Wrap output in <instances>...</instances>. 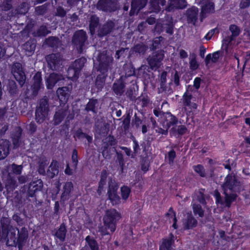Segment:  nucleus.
I'll list each match as a JSON object with an SVG mask.
<instances>
[{
    "label": "nucleus",
    "instance_id": "1",
    "mask_svg": "<svg viewBox=\"0 0 250 250\" xmlns=\"http://www.w3.org/2000/svg\"><path fill=\"white\" fill-rule=\"evenodd\" d=\"M222 187L226 206L229 207L231 204L236 199L237 194L243 190V187L234 175L229 174L226 177Z\"/></svg>",
    "mask_w": 250,
    "mask_h": 250
},
{
    "label": "nucleus",
    "instance_id": "2",
    "mask_svg": "<svg viewBox=\"0 0 250 250\" xmlns=\"http://www.w3.org/2000/svg\"><path fill=\"white\" fill-rule=\"evenodd\" d=\"M121 217V214L115 209L107 210L103 217L104 225L99 227V231L103 235L114 232L116 223Z\"/></svg>",
    "mask_w": 250,
    "mask_h": 250
},
{
    "label": "nucleus",
    "instance_id": "3",
    "mask_svg": "<svg viewBox=\"0 0 250 250\" xmlns=\"http://www.w3.org/2000/svg\"><path fill=\"white\" fill-rule=\"evenodd\" d=\"M97 60L99 62L98 70L102 73L104 74L109 69H111L113 58L106 51L100 53L98 56Z\"/></svg>",
    "mask_w": 250,
    "mask_h": 250
},
{
    "label": "nucleus",
    "instance_id": "4",
    "mask_svg": "<svg viewBox=\"0 0 250 250\" xmlns=\"http://www.w3.org/2000/svg\"><path fill=\"white\" fill-rule=\"evenodd\" d=\"M49 107L48 98L45 96L40 101L39 105L36 111V120L39 123L43 122L48 116Z\"/></svg>",
    "mask_w": 250,
    "mask_h": 250
},
{
    "label": "nucleus",
    "instance_id": "5",
    "mask_svg": "<svg viewBox=\"0 0 250 250\" xmlns=\"http://www.w3.org/2000/svg\"><path fill=\"white\" fill-rule=\"evenodd\" d=\"M164 57L165 51L164 50L160 49L154 51L146 59L149 68L152 70H156L160 68L162 64V61Z\"/></svg>",
    "mask_w": 250,
    "mask_h": 250
},
{
    "label": "nucleus",
    "instance_id": "6",
    "mask_svg": "<svg viewBox=\"0 0 250 250\" xmlns=\"http://www.w3.org/2000/svg\"><path fill=\"white\" fill-rule=\"evenodd\" d=\"M48 67L52 70H59L62 67L63 59L60 53H52L45 57Z\"/></svg>",
    "mask_w": 250,
    "mask_h": 250
},
{
    "label": "nucleus",
    "instance_id": "7",
    "mask_svg": "<svg viewBox=\"0 0 250 250\" xmlns=\"http://www.w3.org/2000/svg\"><path fill=\"white\" fill-rule=\"evenodd\" d=\"M118 29L117 21L115 20H108L99 28L97 34L99 37H103Z\"/></svg>",
    "mask_w": 250,
    "mask_h": 250
},
{
    "label": "nucleus",
    "instance_id": "8",
    "mask_svg": "<svg viewBox=\"0 0 250 250\" xmlns=\"http://www.w3.org/2000/svg\"><path fill=\"white\" fill-rule=\"evenodd\" d=\"M117 187L114 180L110 179L108 182V198L113 205L119 204L121 202L120 197L117 194Z\"/></svg>",
    "mask_w": 250,
    "mask_h": 250
},
{
    "label": "nucleus",
    "instance_id": "9",
    "mask_svg": "<svg viewBox=\"0 0 250 250\" xmlns=\"http://www.w3.org/2000/svg\"><path fill=\"white\" fill-rule=\"evenodd\" d=\"M87 39L86 33L83 30H78L74 34L72 42L77 46L79 52H82L84 42L86 41Z\"/></svg>",
    "mask_w": 250,
    "mask_h": 250
},
{
    "label": "nucleus",
    "instance_id": "10",
    "mask_svg": "<svg viewBox=\"0 0 250 250\" xmlns=\"http://www.w3.org/2000/svg\"><path fill=\"white\" fill-rule=\"evenodd\" d=\"M11 73L19 84L22 86L25 81V75L21 63L15 62L11 66Z\"/></svg>",
    "mask_w": 250,
    "mask_h": 250
},
{
    "label": "nucleus",
    "instance_id": "11",
    "mask_svg": "<svg viewBox=\"0 0 250 250\" xmlns=\"http://www.w3.org/2000/svg\"><path fill=\"white\" fill-rule=\"evenodd\" d=\"M97 7L100 10L110 12L114 11L119 8L116 0H99Z\"/></svg>",
    "mask_w": 250,
    "mask_h": 250
},
{
    "label": "nucleus",
    "instance_id": "12",
    "mask_svg": "<svg viewBox=\"0 0 250 250\" xmlns=\"http://www.w3.org/2000/svg\"><path fill=\"white\" fill-rule=\"evenodd\" d=\"M229 30L231 32V35L228 36L223 41V45L225 46L226 50L229 45H231L232 42L239 36L240 33V28L235 24H231L229 27Z\"/></svg>",
    "mask_w": 250,
    "mask_h": 250
},
{
    "label": "nucleus",
    "instance_id": "13",
    "mask_svg": "<svg viewBox=\"0 0 250 250\" xmlns=\"http://www.w3.org/2000/svg\"><path fill=\"white\" fill-rule=\"evenodd\" d=\"M68 106L64 104L62 106H59L56 109L53 117V121L54 125H59L64 119V117L68 114Z\"/></svg>",
    "mask_w": 250,
    "mask_h": 250
},
{
    "label": "nucleus",
    "instance_id": "14",
    "mask_svg": "<svg viewBox=\"0 0 250 250\" xmlns=\"http://www.w3.org/2000/svg\"><path fill=\"white\" fill-rule=\"evenodd\" d=\"M187 6V2L186 0H168L165 10L167 12H171L177 9H184Z\"/></svg>",
    "mask_w": 250,
    "mask_h": 250
},
{
    "label": "nucleus",
    "instance_id": "15",
    "mask_svg": "<svg viewBox=\"0 0 250 250\" xmlns=\"http://www.w3.org/2000/svg\"><path fill=\"white\" fill-rule=\"evenodd\" d=\"M18 229L16 228L10 227L7 229V234L4 237L6 238L7 245L14 246L18 244Z\"/></svg>",
    "mask_w": 250,
    "mask_h": 250
},
{
    "label": "nucleus",
    "instance_id": "16",
    "mask_svg": "<svg viewBox=\"0 0 250 250\" xmlns=\"http://www.w3.org/2000/svg\"><path fill=\"white\" fill-rule=\"evenodd\" d=\"M199 10L195 6H192L188 8L186 12V17L187 22L188 23H192L195 25L198 17Z\"/></svg>",
    "mask_w": 250,
    "mask_h": 250
},
{
    "label": "nucleus",
    "instance_id": "17",
    "mask_svg": "<svg viewBox=\"0 0 250 250\" xmlns=\"http://www.w3.org/2000/svg\"><path fill=\"white\" fill-rule=\"evenodd\" d=\"M63 80L64 78L62 75L52 73L46 79V87L48 89H52L57 83Z\"/></svg>",
    "mask_w": 250,
    "mask_h": 250
},
{
    "label": "nucleus",
    "instance_id": "18",
    "mask_svg": "<svg viewBox=\"0 0 250 250\" xmlns=\"http://www.w3.org/2000/svg\"><path fill=\"white\" fill-rule=\"evenodd\" d=\"M147 2V0H132L131 9L129 13L130 16L138 14L139 11L146 5Z\"/></svg>",
    "mask_w": 250,
    "mask_h": 250
},
{
    "label": "nucleus",
    "instance_id": "19",
    "mask_svg": "<svg viewBox=\"0 0 250 250\" xmlns=\"http://www.w3.org/2000/svg\"><path fill=\"white\" fill-rule=\"evenodd\" d=\"M59 164L57 161L53 160L45 174L50 178H54L59 174Z\"/></svg>",
    "mask_w": 250,
    "mask_h": 250
},
{
    "label": "nucleus",
    "instance_id": "20",
    "mask_svg": "<svg viewBox=\"0 0 250 250\" xmlns=\"http://www.w3.org/2000/svg\"><path fill=\"white\" fill-rule=\"evenodd\" d=\"M71 87L63 86L59 87L57 90V94L60 100L62 102H65L68 99L70 95Z\"/></svg>",
    "mask_w": 250,
    "mask_h": 250
},
{
    "label": "nucleus",
    "instance_id": "21",
    "mask_svg": "<svg viewBox=\"0 0 250 250\" xmlns=\"http://www.w3.org/2000/svg\"><path fill=\"white\" fill-rule=\"evenodd\" d=\"M10 143L7 140L0 141V160L4 159L9 153Z\"/></svg>",
    "mask_w": 250,
    "mask_h": 250
},
{
    "label": "nucleus",
    "instance_id": "22",
    "mask_svg": "<svg viewBox=\"0 0 250 250\" xmlns=\"http://www.w3.org/2000/svg\"><path fill=\"white\" fill-rule=\"evenodd\" d=\"M192 95L188 92H186L183 96V104L185 106L184 109L185 111H187L186 106H188L191 109H196L197 104L195 103H191V100Z\"/></svg>",
    "mask_w": 250,
    "mask_h": 250
},
{
    "label": "nucleus",
    "instance_id": "23",
    "mask_svg": "<svg viewBox=\"0 0 250 250\" xmlns=\"http://www.w3.org/2000/svg\"><path fill=\"white\" fill-rule=\"evenodd\" d=\"M18 245L19 248H21L25 243L28 236V231L25 228H22L20 230L18 229L17 234Z\"/></svg>",
    "mask_w": 250,
    "mask_h": 250
},
{
    "label": "nucleus",
    "instance_id": "24",
    "mask_svg": "<svg viewBox=\"0 0 250 250\" xmlns=\"http://www.w3.org/2000/svg\"><path fill=\"white\" fill-rule=\"evenodd\" d=\"M73 184L71 182H66L65 183L63 187V192L62 194L61 198V200L64 201L67 200L70 196V193L73 189Z\"/></svg>",
    "mask_w": 250,
    "mask_h": 250
},
{
    "label": "nucleus",
    "instance_id": "25",
    "mask_svg": "<svg viewBox=\"0 0 250 250\" xmlns=\"http://www.w3.org/2000/svg\"><path fill=\"white\" fill-rule=\"evenodd\" d=\"M34 83L32 86L33 90V95L36 96L38 91L41 86L42 76L39 72L37 73L33 77Z\"/></svg>",
    "mask_w": 250,
    "mask_h": 250
},
{
    "label": "nucleus",
    "instance_id": "26",
    "mask_svg": "<svg viewBox=\"0 0 250 250\" xmlns=\"http://www.w3.org/2000/svg\"><path fill=\"white\" fill-rule=\"evenodd\" d=\"M109 125L106 122H101L96 124V132L102 136L106 135L109 131Z\"/></svg>",
    "mask_w": 250,
    "mask_h": 250
},
{
    "label": "nucleus",
    "instance_id": "27",
    "mask_svg": "<svg viewBox=\"0 0 250 250\" xmlns=\"http://www.w3.org/2000/svg\"><path fill=\"white\" fill-rule=\"evenodd\" d=\"M36 43L33 40H30L25 42L22 46L23 50L25 54L28 56H31L35 51Z\"/></svg>",
    "mask_w": 250,
    "mask_h": 250
},
{
    "label": "nucleus",
    "instance_id": "28",
    "mask_svg": "<svg viewBox=\"0 0 250 250\" xmlns=\"http://www.w3.org/2000/svg\"><path fill=\"white\" fill-rule=\"evenodd\" d=\"M213 11V3L211 1H209L202 6L201 12V20L202 21L203 20L207 14L212 13Z\"/></svg>",
    "mask_w": 250,
    "mask_h": 250
},
{
    "label": "nucleus",
    "instance_id": "29",
    "mask_svg": "<svg viewBox=\"0 0 250 250\" xmlns=\"http://www.w3.org/2000/svg\"><path fill=\"white\" fill-rule=\"evenodd\" d=\"M150 5L152 10L155 13L159 12L161 8V6H164L166 3V0H150Z\"/></svg>",
    "mask_w": 250,
    "mask_h": 250
},
{
    "label": "nucleus",
    "instance_id": "30",
    "mask_svg": "<svg viewBox=\"0 0 250 250\" xmlns=\"http://www.w3.org/2000/svg\"><path fill=\"white\" fill-rule=\"evenodd\" d=\"M125 84L122 80L119 79L113 85L112 89L117 95H121L125 91Z\"/></svg>",
    "mask_w": 250,
    "mask_h": 250
},
{
    "label": "nucleus",
    "instance_id": "31",
    "mask_svg": "<svg viewBox=\"0 0 250 250\" xmlns=\"http://www.w3.org/2000/svg\"><path fill=\"white\" fill-rule=\"evenodd\" d=\"M18 186L17 183L15 179L12 177L10 174L5 182V188L7 191H12Z\"/></svg>",
    "mask_w": 250,
    "mask_h": 250
},
{
    "label": "nucleus",
    "instance_id": "32",
    "mask_svg": "<svg viewBox=\"0 0 250 250\" xmlns=\"http://www.w3.org/2000/svg\"><path fill=\"white\" fill-rule=\"evenodd\" d=\"M174 23L172 17H168L166 22L163 24L164 31L170 35L173 33Z\"/></svg>",
    "mask_w": 250,
    "mask_h": 250
},
{
    "label": "nucleus",
    "instance_id": "33",
    "mask_svg": "<svg viewBox=\"0 0 250 250\" xmlns=\"http://www.w3.org/2000/svg\"><path fill=\"white\" fill-rule=\"evenodd\" d=\"M165 118L167 121V128H169L171 126L176 125L178 123V118L170 112L165 113Z\"/></svg>",
    "mask_w": 250,
    "mask_h": 250
},
{
    "label": "nucleus",
    "instance_id": "34",
    "mask_svg": "<svg viewBox=\"0 0 250 250\" xmlns=\"http://www.w3.org/2000/svg\"><path fill=\"white\" fill-rule=\"evenodd\" d=\"M197 225V221L191 215H188L187 218L184 222V227L186 229H191Z\"/></svg>",
    "mask_w": 250,
    "mask_h": 250
},
{
    "label": "nucleus",
    "instance_id": "35",
    "mask_svg": "<svg viewBox=\"0 0 250 250\" xmlns=\"http://www.w3.org/2000/svg\"><path fill=\"white\" fill-rule=\"evenodd\" d=\"M99 18L96 15L91 16L89 20V30L91 35L95 33V28L98 26L99 23Z\"/></svg>",
    "mask_w": 250,
    "mask_h": 250
},
{
    "label": "nucleus",
    "instance_id": "36",
    "mask_svg": "<svg viewBox=\"0 0 250 250\" xmlns=\"http://www.w3.org/2000/svg\"><path fill=\"white\" fill-rule=\"evenodd\" d=\"M66 229L64 224H62L60 228L55 232L54 235L56 236L60 240L63 242L65 237Z\"/></svg>",
    "mask_w": 250,
    "mask_h": 250
},
{
    "label": "nucleus",
    "instance_id": "37",
    "mask_svg": "<svg viewBox=\"0 0 250 250\" xmlns=\"http://www.w3.org/2000/svg\"><path fill=\"white\" fill-rule=\"evenodd\" d=\"M21 128L19 127L12 135V141L14 147H18L21 144Z\"/></svg>",
    "mask_w": 250,
    "mask_h": 250
},
{
    "label": "nucleus",
    "instance_id": "38",
    "mask_svg": "<svg viewBox=\"0 0 250 250\" xmlns=\"http://www.w3.org/2000/svg\"><path fill=\"white\" fill-rule=\"evenodd\" d=\"M164 39L162 36L156 37L152 41L151 46L150 47L151 50L154 51L157 49L161 48L162 47L161 42H163Z\"/></svg>",
    "mask_w": 250,
    "mask_h": 250
},
{
    "label": "nucleus",
    "instance_id": "39",
    "mask_svg": "<svg viewBox=\"0 0 250 250\" xmlns=\"http://www.w3.org/2000/svg\"><path fill=\"white\" fill-rule=\"evenodd\" d=\"M29 6L28 3L22 2L16 8L14 13L15 14L23 15L27 12Z\"/></svg>",
    "mask_w": 250,
    "mask_h": 250
},
{
    "label": "nucleus",
    "instance_id": "40",
    "mask_svg": "<svg viewBox=\"0 0 250 250\" xmlns=\"http://www.w3.org/2000/svg\"><path fill=\"white\" fill-rule=\"evenodd\" d=\"M86 59L84 58H81L79 59L76 60L71 65V66L76 70L78 72H80L82 68L84 66L86 62Z\"/></svg>",
    "mask_w": 250,
    "mask_h": 250
},
{
    "label": "nucleus",
    "instance_id": "41",
    "mask_svg": "<svg viewBox=\"0 0 250 250\" xmlns=\"http://www.w3.org/2000/svg\"><path fill=\"white\" fill-rule=\"evenodd\" d=\"M48 162L45 158L41 159L39 162L38 172L40 174L45 175L46 172L45 167L48 164Z\"/></svg>",
    "mask_w": 250,
    "mask_h": 250
},
{
    "label": "nucleus",
    "instance_id": "42",
    "mask_svg": "<svg viewBox=\"0 0 250 250\" xmlns=\"http://www.w3.org/2000/svg\"><path fill=\"white\" fill-rule=\"evenodd\" d=\"M98 104V100L96 99H91L86 105L85 110L87 112L92 111L96 113L95 108Z\"/></svg>",
    "mask_w": 250,
    "mask_h": 250
},
{
    "label": "nucleus",
    "instance_id": "43",
    "mask_svg": "<svg viewBox=\"0 0 250 250\" xmlns=\"http://www.w3.org/2000/svg\"><path fill=\"white\" fill-rule=\"evenodd\" d=\"M147 49V46L142 43L135 45L133 49L135 53L144 55L146 53Z\"/></svg>",
    "mask_w": 250,
    "mask_h": 250
},
{
    "label": "nucleus",
    "instance_id": "44",
    "mask_svg": "<svg viewBox=\"0 0 250 250\" xmlns=\"http://www.w3.org/2000/svg\"><path fill=\"white\" fill-rule=\"evenodd\" d=\"M85 241L88 244L91 250H99V246L96 241L92 237L87 236Z\"/></svg>",
    "mask_w": 250,
    "mask_h": 250
},
{
    "label": "nucleus",
    "instance_id": "45",
    "mask_svg": "<svg viewBox=\"0 0 250 250\" xmlns=\"http://www.w3.org/2000/svg\"><path fill=\"white\" fill-rule=\"evenodd\" d=\"M50 32V31L48 30L46 26L42 25L34 33V34L35 36L41 37L45 36Z\"/></svg>",
    "mask_w": 250,
    "mask_h": 250
},
{
    "label": "nucleus",
    "instance_id": "46",
    "mask_svg": "<svg viewBox=\"0 0 250 250\" xmlns=\"http://www.w3.org/2000/svg\"><path fill=\"white\" fill-rule=\"evenodd\" d=\"M7 168L10 169L13 174L20 175L21 172L23 167L22 165H17L15 164H12L9 165Z\"/></svg>",
    "mask_w": 250,
    "mask_h": 250
},
{
    "label": "nucleus",
    "instance_id": "47",
    "mask_svg": "<svg viewBox=\"0 0 250 250\" xmlns=\"http://www.w3.org/2000/svg\"><path fill=\"white\" fill-rule=\"evenodd\" d=\"M187 130V128L185 125H179L177 128L174 127L171 128L170 133L174 135L176 133V131H177L178 134L182 135L185 133Z\"/></svg>",
    "mask_w": 250,
    "mask_h": 250
},
{
    "label": "nucleus",
    "instance_id": "48",
    "mask_svg": "<svg viewBox=\"0 0 250 250\" xmlns=\"http://www.w3.org/2000/svg\"><path fill=\"white\" fill-rule=\"evenodd\" d=\"M59 42V39L55 37H50L46 40V44L52 47H57Z\"/></svg>",
    "mask_w": 250,
    "mask_h": 250
},
{
    "label": "nucleus",
    "instance_id": "49",
    "mask_svg": "<svg viewBox=\"0 0 250 250\" xmlns=\"http://www.w3.org/2000/svg\"><path fill=\"white\" fill-rule=\"evenodd\" d=\"M2 231L4 233L5 230L8 229L10 227H12L10 225V220L9 218L3 217L0 220Z\"/></svg>",
    "mask_w": 250,
    "mask_h": 250
},
{
    "label": "nucleus",
    "instance_id": "50",
    "mask_svg": "<svg viewBox=\"0 0 250 250\" xmlns=\"http://www.w3.org/2000/svg\"><path fill=\"white\" fill-rule=\"evenodd\" d=\"M12 0H3L0 4V9L2 11H7L9 10L12 7Z\"/></svg>",
    "mask_w": 250,
    "mask_h": 250
},
{
    "label": "nucleus",
    "instance_id": "51",
    "mask_svg": "<svg viewBox=\"0 0 250 250\" xmlns=\"http://www.w3.org/2000/svg\"><path fill=\"white\" fill-rule=\"evenodd\" d=\"M159 92L164 95H168L172 92V89L169 86L167 85L166 83H160V87L159 88Z\"/></svg>",
    "mask_w": 250,
    "mask_h": 250
},
{
    "label": "nucleus",
    "instance_id": "52",
    "mask_svg": "<svg viewBox=\"0 0 250 250\" xmlns=\"http://www.w3.org/2000/svg\"><path fill=\"white\" fill-rule=\"evenodd\" d=\"M130 193V189L127 186H123L121 188V194L123 200L126 201Z\"/></svg>",
    "mask_w": 250,
    "mask_h": 250
},
{
    "label": "nucleus",
    "instance_id": "53",
    "mask_svg": "<svg viewBox=\"0 0 250 250\" xmlns=\"http://www.w3.org/2000/svg\"><path fill=\"white\" fill-rule=\"evenodd\" d=\"M174 242V236L172 234H170L168 239L164 240L161 246H164L165 248L171 250V246Z\"/></svg>",
    "mask_w": 250,
    "mask_h": 250
},
{
    "label": "nucleus",
    "instance_id": "54",
    "mask_svg": "<svg viewBox=\"0 0 250 250\" xmlns=\"http://www.w3.org/2000/svg\"><path fill=\"white\" fill-rule=\"evenodd\" d=\"M190 68L193 70H196L198 67V64L196 60V55L194 53L190 55Z\"/></svg>",
    "mask_w": 250,
    "mask_h": 250
},
{
    "label": "nucleus",
    "instance_id": "55",
    "mask_svg": "<svg viewBox=\"0 0 250 250\" xmlns=\"http://www.w3.org/2000/svg\"><path fill=\"white\" fill-rule=\"evenodd\" d=\"M31 187H33V188L35 191H38L41 190L43 187V183L41 180H38L36 181L31 182L29 185Z\"/></svg>",
    "mask_w": 250,
    "mask_h": 250
},
{
    "label": "nucleus",
    "instance_id": "56",
    "mask_svg": "<svg viewBox=\"0 0 250 250\" xmlns=\"http://www.w3.org/2000/svg\"><path fill=\"white\" fill-rule=\"evenodd\" d=\"M105 82V77L102 75H98L96 78V85L97 88L99 89H101L103 87Z\"/></svg>",
    "mask_w": 250,
    "mask_h": 250
},
{
    "label": "nucleus",
    "instance_id": "57",
    "mask_svg": "<svg viewBox=\"0 0 250 250\" xmlns=\"http://www.w3.org/2000/svg\"><path fill=\"white\" fill-rule=\"evenodd\" d=\"M193 210L195 214H198L201 217H203L204 211L200 205L193 204Z\"/></svg>",
    "mask_w": 250,
    "mask_h": 250
},
{
    "label": "nucleus",
    "instance_id": "58",
    "mask_svg": "<svg viewBox=\"0 0 250 250\" xmlns=\"http://www.w3.org/2000/svg\"><path fill=\"white\" fill-rule=\"evenodd\" d=\"M47 4H45L40 6H38L35 9V13L37 15H42L47 11Z\"/></svg>",
    "mask_w": 250,
    "mask_h": 250
},
{
    "label": "nucleus",
    "instance_id": "59",
    "mask_svg": "<svg viewBox=\"0 0 250 250\" xmlns=\"http://www.w3.org/2000/svg\"><path fill=\"white\" fill-rule=\"evenodd\" d=\"M194 170L196 172L198 173L201 177L205 176V172L204 167L201 165H198L193 167Z\"/></svg>",
    "mask_w": 250,
    "mask_h": 250
},
{
    "label": "nucleus",
    "instance_id": "60",
    "mask_svg": "<svg viewBox=\"0 0 250 250\" xmlns=\"http://www.w3.org/2000/svg\"><path fill=\"white\" fill-rule=\"evenodd\" d=\"M130 116L129 113L127 114L126 116L124 118L123 122V125L124 130H127L130 126Z\"/></svg>",
    "mask_w": 250,
    "mask_h": 250
},
{
    "label": "nucleus",
    "instance_id": "61",
    "mask_svg": "<svg viewBox=\"0 0 250 250\" xmlns=\"http://www.w3.org/2000/svg\"><path fill=\"white\" fill-rule=\"evenodd\" d=\"M149 160L147 157H144L141 161V168L144 171H146L149 167Z\"/></svg>",
    "mask_w": 250,
    "mask_h": 250
},
{
    "label": "nucleus",
    "instance_id": "62",
    "mask_svg": "<svg viewBox=\"0 0 250 250\" xmlns=\"http://www.w3.org/2000/svg\"><path fill=\"white\" fill-rule=\"evenodd\" d=\"M67 73L69 77L71 78L77 77L79 74V72L76 71L71 65L68 68Z\"/></svg>",
    "mask_w": 250,
    "mask_h": 250
},
{
    "label": "nucleus",
    "instance_id": "63",
    "mask_svg": "<svg viewBox=\"0 0 250 250\" xmlns=\"http://www.w3.org/2000/svg\"><path fill=\"white\" fill-rule=\"evenodd\" d=\"M17 87L15 83L10 81L9 83V91L11 94H14L17 92Z\"/></svg>",
    "mask_w": 250,
    "mask_h": 250
},
{
    "label": "nucleus",
    "instance_id": "64",
    "mask_svg": "<svg viewBox=\"0 0 250 250\" xmlns=\"http://www.w3.org/2000/svg\"><path fill=\"white\" fill-rule=\"evenodd\" d=\"M141 124L142 120L137 116L136 114H135L134 118L132 121V125L135 126L136 128H138Z\"/></svg>",
    "mask_w": 250,
    "mask_h": 250
}]
</instances>
